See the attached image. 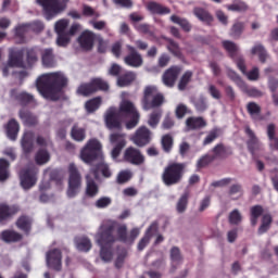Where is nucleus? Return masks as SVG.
I'll return each instance as SVG.
<instances>
[{
    "label": "nucleus",
    "mask_w": 278,
    "mask_h": 278,
    "mask_svg": "<svg viewBox=\"0 0 278 278\" xmlns=\"http://www.w3.org/2000/svg\"><path fill=\"white\" fill-rule=\"evenodd\" d=\"M66 86H68V78L62 72L45 74L36 83L38 92L49 101H60Z\"/></svg>",
    "instance_id": "obj_1"
},
{
    "label": "nucleus",
    "mask_w": 278,
    "mask_h": 278,
    "mask_svg": "<svg viewBox=\"0 0 278 278\" xmlns=\"http://www.w3.org/2000/svg\"><path fill=\"white\" fill-rule=\"evenodd\" d=\"M97 242L100 250V257L103 262H112L114 253L112 252V244L116 242L114 236V225H103L97 235Z\"/></svg>",
    "instance_id": "obj_2"
},
{
    "label": "nucleus",
    "mask_w": 278,
    "mask_h": 278,
    "mask_svg": "<svg viewBox=\"0 0 278 278\" xmlns=\"http://www.w3.org/2000/svg\"><path fill=\"white\" fill-rule=\"evenodd\" d=\"M166 98L164 93L160 92L157 86L148 85L143 88V93L140 100L141 108L144 112L149 110H157L164 105Z\"/></svg>",
    "instance_id": "obj_3"
},
{
    "label": "nucleus",
    "mask_w": 278,
    "mask_h": 278,
    "mask_svg": "<svg viewBox=\"0 0 278 278\" xmlns=\"http://www.w3.org/2000/svg\"><path fill=\"white\" fill-rule=\"evenodd\" d=\"M186 163H169L163 170L161 179L164 186H177L181 184L186 173Z\"/></svg>",
    "instance_id": "obj_4"
},
{
    "label": "nucleus",
    "mask_w": 278,
    "mask_h": 278,
    "mask_svg": "<svg viewBox=\"0 0 278 278\" xmlns=\"http://www.w3.org/2000/svg\"><path fill=\"white\" fill-rule=\"evenodd\" d=\"M38 5H41L43 10L45 17L47 21L55 18L58 14H62L66 10V4L68 0H37Z\"/></svg>",
    "instance_id": "obj_5"
},
{
    "label": "nucleus",
    "mask_w": 278,
    "mask_h": 278,
    "mask_svg": "<svg viewBox=\"0 0 278 278\" xmlns=\"http://www.w3.org/2000/svg\"><path fill=\"white\" fill-rule=\"evenodd\" d=\"M101 141L98 139H89L86 146L80 151V160L85 162V164H92L96 160H99L101 155Z\"/></svg>",
    "instance_id": "obj_6"
},
{
    "label": "nucleus",
    "mask_w": 278,
    "mask_h": 278,
    "mask_svg": "<svg viewBox=\"0 0 278 278\" xmlns=\"http://www.w3.org/2000/svg\"><path fill=\"white\" fill-rule=\"evenodd\" d=\"M68 188H67V197L70 199H74L79 194V189L81 188V173L77 168L75 163H71L68 165Z\"/></svg>",
    "instance_id": "obj_7"
},
{
    "label": "nucleus",
    "mask_w": 278,
    "mask_h": 278,
    "mask_svg": "<svg viewBox=\"0 0 278 278\" xmlns=\"http://www.w3.org/2000/svg\"><path fill=\"white\" fill-rule=\"evenodd\" d=\"M108 92L110 90V84L102 78H93L90 83L83 84L78 87L77 92L83 97H90L94 92Z\"/></svg>",
    "instance_id": "obj_8"
},
{
    "label": "nucleus",
    "mask_w": 278,
    "mask_h": 278,
    "mask_svg": "<svg viewBox=\"0 0 278 278\" xmlns=\"http://www.w3.org/2000/svg\"><path fill=\"white\" fill-rule=\"evenodd\" d=\"M24 58L25 48H9L8 66L11 68H27Z\"/></svg>",
    "instance_id": "obj_9"
},
{
    "label": "nucleus",
    "mask_w": 278,
    "mask_h": 278,
    "mask_svg": "<svg viewBox=\"0 0 278 278\" xmlns=\"http://www.w3.org/2000/svg\"><path fill=\"white\" fill-rule=\"evenodd\" d=\"M131 142L142 149L147 144H151L153 140V132L147 126H140L130 138Z\"/></svg>",
    "instance_id": "obj_10"
},
{
    "label": "nucleus",
    "mask_w": 278,
    "mask_h": 278,
    "mask_svg": "<svg viewBox=\"0 0 278 278\" xmlns=\"http://www.w3.org/2000/svg\"><path fill=\"white\" fill-rule=\"evenodd\" d=\"M10 97L11 99H14V101H17L22 108H36V105H38L34 94L28 93L27 91L18 92V89H11Z\"/></svg>",
    "instance_id": "obj_11"
},
{
    "label": "nucleus",
    "mask_w": 278,
    "mask_h": 278,
    "mask_svg": "<svg viewBox=\"0 0 278 278\" xmlns=\"http://www.w3.org/2000/svg\"><path fill=\"white\" fill-rule=\"evenodd\" d=\"M117 238L115 237V242H123L124 244H134L136 238L140 236V228H132L129 233H127V225L123 224L117 227L116 230Z\"/></svg>",
    "instance_id": "obj_12"
},
{
    "label": "nucleus",
    "mask_w": 278,
    "mask_h": 278,
    "mask_svg": "<svg viewBox=\"0 0 278 278\" xmlns=\"http://www.w3.org/2000/svg\"><path fill=\"white\" fill-rule=\"evenodd\" d=\"M123 160L124 162H126L127 164H131L132 166H142L146 161L142 151L131 146L124 151Z\"/></svg>",
    "instance_id": "obj_13"
},
{
    "label": "nucleus",
    "mask_w": 278,
    "mask_h": 278,
    "mask_svg": "<svg viewBox=\"0 0 278 278\" xmlns=\"http://www.w3.org/2000/svg\"><path fill=\"white\" fill-rule=\"evenodd\" d=\"M126 49L128 51L127 55L124 56V63L126 66H130L131 68H140L142 64H144V59H142V54L138 52V49L131 45H126Z\"/></svg>",
    "instance_id": "obj_14"
},
{
    "label": "nucleus",
    "mask_w": 278,
    "mask_h": 278,
    "mask_svg": "<svg viewBox=\"0 0 278 278\" xmlns=\"http://www.w3.org/2000/svg\"><path fill=\"white\" fill-rule=\"evenodd\" d=\"M38 168L36 166L27 167L26 169L22 170L20 174L21 186L24 190H29V188H34L36 186V181L38 178Z\"/></svg>",
    "instance_id": "obj_15"
},
{
    "label": "nucleus",
    "mask_w": 278,
    "mask_h": 278,
    "mask_svg": "<svg viewBox=\"0 0 278 278\" xmlns=\"http://www.w3.org/2000/svg\"><path fill=\"white\" fill-rule=\"evenodd\" d=\"M46 263L48 268L60 273L62 270V250L54 248L46 253Z\"/></svg>",
    "instance_id": "obj_16"
},
{
    "label": "nucleus",
    "mask_w": 278,
    "mask_h": 278,
    "mask_svg": "<svg viewBox=\"0 0 278 278\" xmlns=\"http://www.w3.org/2000/svg\"><path fill=\"white\" fill-rule=\"evenodd\" d=\"M104 121L108 129H123V117L116 108H110L106 111Z\"/></svg>",
    "instance_id": "obj_17"
},
{
    "label": "nucleus",
    "mask_w": 278,
    "mask_h": 278,
    "mask_svg": "<svg viewBox=\"0 0 278 278\" xmlns=\"http://www.w3.org/2000/svg\"><path fill=\"white\" fill-rule=\"evenodd\" d=\"M110 141L116 146L113 148L111 154L114 160L121 155V152L123 151V148L125 144H127V141L125 140V135L119 132H114L110 136Z\"/></svg>",
    "instance_id": "obj_18"
},
{
    "label": "nucleus",
    "mask_w": 278,
    "mask_h": 278,
    "mask_svg": "<svg viewBox=\"0 0 278 278\" xmlns=\"http://www.w3.org/2000/svg\"><path fill=\"white\" fill-rule=\"evenodd\" d=\"M94 33L90 30L83 31L78 37V43L83 51H92L94 47Z\"/></svg>",
    "instance_id": "obj_19"
},
{
    "label": "nucleus",
    "mask_w": 278,
    "mask_h": 278,
    "mask_svg": "<svg viewBox=\"0 0 278 278\" xmlns=\"http://www.w3.org/2000/svg\"><path fill=\"white\" fill-rule=\"evenodd\" d=\"M236 64L243 75H247L250 81H257L260 79V68L253 67L252 71L247 72V63L243 56H238Z\"/></svg>",
    "instance_id": "obj_20"
},
{
    "label": "nucleus",
    "mask_w": 278,
    "mask_h": 278,
    "mask_svg": "<svg viewBox=\"0 0 278 278\" xmlns=\"http://www.w3.org/2000/svg\"><path fill=\"white\" fill-rule=\"evenodd\" d=\"M181 73V67L174 65L170 66L168 70L165 71L163 74V83L168 88H173L175 86V81H177V77Z\"/></svg>",
    "instance_id": "obj_21"
},
{
    "label": "nucleus",
    "mask_w": 278,
    "mask_h": 278,
    "mask_svg": "<svg viewBox=\"0 0 278 278\" xmlns=\"http://www.w3.org/2000/svg\"><path fill=\"white\" fill-rule=\"evenodd\" d=\"M155 233H157V223H152L146 230L143 237L138 242V251H144V249L149 247V242H151V238H153Z\"/></svg>",
    "instance_id": "obj_22"
},
{
    "label": "nucleus",
    "mask_w": 278,
    "mask_h": 278,
    "mask_svg": "<svg viewBox=\"0 0 278 278\" xmlns=\"http://www.w3.org/2000/svg\"><path fill=\"white\" fill-rule=\"evenodd\" d=\"M245 134L249 137L247 141L248 150L250 151L251 155H255V151H262V142L255 136V132L249 127L245 128Z\"/></svg>",
    "instance_id": "obj_23"
},
{
    "label": "nucleus",
    "mask_w": 278,
    "mask_h": 278,
    "mask_svg": "<svg viewBox=\"0 0 278 278\" xmlns=\"http://www.w3.org/2000/svg\"><path fill=\"white\" fill-rule=\"evenodd\" d=\"M146 10H148L150 14H156L157 16H166V14H170V8L156 1H149L146 4Z\"/></svg>",
    "instance_id": "obj_24"
},
{
    "label": "nucleus",
    "mask_w": 278,
    "mask_h": 278,
    "mask_svg": "<svg viewBox=\"0 0 278 278\" xmlns=\"http://www.w3.org/2000/svg\"><path fill=\"white\" fill-rule=\"evenodd\" d=\"M0 238L7 244H16V242H23V233L12 229L3 230L0 233Z\"/></svg>",
    "instance_id": "obj_25"
},
{
    "label": "nucleus",
    "mask_w": 278,
    "mask_h": 278,
    "mask_svg": "<svg viewBox=\"0 0 278 278\" xmlns=\"http://www.w3.org/2000/svg\"><path fill=\"white\" fill-rule=\"evenodd\" d=\"M18 116L26 127H36L38 125V116H36L31 111L22 109L18 111Z\"/></svg>",
    "instance_id": "obj_26"
},
{
    "label": "nucleus",
    "mask_w": 278,
    "mask_h": 278,
    "mask_svg": "<svg viewBox=\"0 0 278 278\" xmlns=\"http://www.w3.org/2000/svg\"><path fill=\"white\" fill-rule=\"evenodd\" d=\"M212 151V157H215V160H227L229 155H233V150L229 147H225L223 143L216 144Z\"/></svg>",
    "instance_id": "obj_27"
},
{
    "label": "nucleus",
    "mask_w": 278,
    "mask_h": 278,
    "mask_svg": "<svg viewBox=\"0 0 278 278\" xmlns=\"http://www.w3.org/2000/svg\"><path fill=\"white\" fill-rule=\"evenodd\" d=\"M186 127L190 131H195L197 129H203L204 127H207V122L201 116H191L186 119Z\"/></svg>",
    "instance_id": "obj_28"
},
{
    "label": "nucleus",
    "mask_w": 278,
    "mask_h": 278,
    "mask_svg": "<svg viewBox=\"0 0 278 278\" xmlns=\"http://www.w3.org/2000/svg\"><path fill=\"white\" fill-rule=\"evenodd\" d=\"M41 62L46 68H55V54L53 49L47 48L41 51Z\"/></svg>",
    "instance_id": "obj_29"
},
{
    "label": "nucleus",
    "mask_w": 278,
    "mask_h": 278,
    "mask_svg": "<svg viewBox=\"0 0 278 278\" xmlns=\"http://www.w3.org/2000/svg\"><path fill=\"white\" fill-rule=\"evenodd\" d=\"M33 220L27 215H22L17 218L15 225L20 231H23L25 236H29L31 233V225Z\"/></svg>",
    "instance_id": "obj_30"
},
{
    "label": "nucleus",
    "mask_w": 278,
    "mask_h": 278,
    "mask_svg": "<svg viewBox=\"0 0 278 278\" xmlns=\"http://www.w3.org/2000/svg\"><path fill=\"white\" fill-rule=\"evenodd\" d=\"M193 14L197 16L204 25L212 26L214 23V15L210 11L203 8H194Z\"/></svg>",
    "instance_id": "obj_31"
},
{
    "label": "nucleus",
    "mask_w": 278,
    "mask_h": 278,
    "mask_svg": "<svg viewBox=\"0 0 278 278\" xmlns=\"http://www.w3.org/2000/svg\"><path fill=\"white\" fill-rule=\"evenodd\" d=\"M90 173L93 174L94 179H99V173H101L102 177L105 179H110L112 177V170L110 169V165L105 163H99L97 166L90 169Z\"/></svg>",
    "instance_id": "obj_32"
},
{
    "label": "nucleus",
    "mask_w": 278,
    "mask_h": 278,
    "mask_svg": "<svg viewBox=\"0 0 278 278\" xmlns=\"http://www.w3.org/2000/svg\"><path fill=\"white\" fill-rule=\"evenodd\" d=\"M85 194L88 199H94V197L99 194V185L92 179V177H90V175L86 176Z\"/></svg>",
    "instance_id": "obj_33"
},
{
    "label": "nucleus",
    "mask_w": 278,
    "mask_h": 278,
    "mask_svg": "<svg viewBox=\"0 0 278 278\" xmlns=\"http://www.w3.org/2000/svg\"><path fill=\"white\" fill-rule=\"evenodd\" d=\"M34 131H26L22 138V149L25 155H29L34 151Z\"/></svg>",
    "instance_id": "obj_34"
},
{
    "label": "nucleus",
    "mask_w": 278,
    "mask_h": 278,
    "mask_svg": "<svg viewBox=\"0 0 278 278\" xmlns=\"http://www.w3.org/2000/svg\"><path fill=\"white\" fill-rule=\"evenodd\" d=\"M18 213V207L10 206L8 204H0V223H5L10 220L12 216Z\"/></svg>",
    "instance_id": "obj_35"
},
{
    "label": "nucleus",
    "mask_w": 278,
    "mask_h": 278,
    "mask_svg": "<svg viewBox=\"0 0 278 278\" xmlns=\"http://www.w3.org/2000/svg\"><path fill=\"white\" fill-rule=\"evenodd\" d=\"M267 138L269 140V149L271 151H278V136L275 124H269L267 126Z\"/></svg>",
    "instance_id": "obj_36"
},
{
    "label": "nucleus",
    "mask_w": 278,
    "mask_h": 278,
    "mask_svg": "<svg viewBox=\"0 0 278 278\" xmlns=\"http://www.w3.org/2000/svg\"><path fill=\"white\" fill-rule=\"evenodd\" d=\"M21 129V126L18 125V122L16 119L12 118L8 122L5 126L7 136L10 140H16L18 137V131Z\"/></svg>",
    "instance_id": "obj_37"
},
{
    "label": "nucleus",
    "mask_w": 278,
    "mask_h": 278,
    "mask_svg": "<svg viewBox=\"0 0 278 278\" xmlns=\"http://www.w3.org/2000/svg\"><path fill=\"white\" fill-rule=\"evenodd\" d=\"M26 54V68H33L38 62V48H24Z\"/></svg>",
    "instance_id": "obj_38"
},
{
    "label": "nucleus",
    "mask_w": 278,
    "mask_h": 278,
    "mask_svg": "<svg viewBox=\"0 0 278 278\" xmlns=\"http://www.w3.org/2000/svg\"><path fill=\"white\" fill-rule=\"evenodd\" d=\"M27 31H29V26L27 24H22L15 27L14 38L16 45H25V42H27V39L25 38Z\"/></svg>",
    "instance_id": "obj_39"
},
{
    "label": "nucleus",
    "mask_w": 278,
    "mask_h": 278,
    "mask_svg": "<svg viewBox=\"0 0 278 278\" xmlns=\"http://www.w3.org/2000/svg\"><path fill=\"white\" fill-rule=\"evenodd\" d=\"M134 81H136V73L134 72H126L117 77V86H119V88L131 86Z\"/></svg>",
    "instance_id": "obj_40"
},
{
    "label": "nucleus",
    "mask_w": 278,
    "mask_h": 278,
    "mask_svg": "<svg viewBox=\"0 0 278 278\" xmlns=\"http://www.w3.org/2000/svg\"><path fill=\"white\" fill-rule=\"evenodd\" d=\"M273 225V215L269 213L264 214L261 218V226L257 229L258 236H264L270 230V226Z\"/></svg>",
    "instance_id": "obj_41"
},
{
    "label": "nucleus",
    "mask_w": 278,
    "mask_h": 278,
    "mask_svg": "<svg viewBox=\"0 0 278 278\" xmlns=\"http://www.w3.org/2000/svg\"><path fill=\"white\" fill-rule=\"evenodd\" d=\"M119 114H124L125 116H134L138 114V110H136V105L132 104L131 101L124 100L119 104Z\"/></svg>",
    "instance_id": "obj_42"
},
{
    "label": "nucleus",
    "mask_w": 278,
    "mask_h": 278,
    "mask_svg": "<svg viewBox=\"0 0 278 278\" xmlns=\"http://www.w3.org/2000/svg\"><path fill=\"white\" fill-rule=\"evenodd\" d=\"M190 201V191H185L176 203V212L184 214L188 210V203Z\"/></svg>",
    "instance_id": "obj_43"
},
{
    "label": "nucleus",
    "mask_w": 278,
    "mask_h": 278,
    "mask_svg": "<svg viewBox=\"0 0 278 278\" xmlns=\"http://www.w3.org/2000/svg\"><path fill=\"white\" fill-rule=\"evenodd\" d=\"M244 22H235L229 30L230 38H233L235 40L240 39L242 37V34H244Z\"/></svg>",
    "instance_id": "obj_44"
},
{
    "label": "nucleus",
    "mask_w": 278,
    "mask_h": 278,
    "mask_svg": "<svg viewBox=\"0 0 278 278\" xmlns=\"http://www.w3.org/2000/svg\"><path fill=\"white\" fill-rule=\"evenodd\" d=\"M222 47L225 49V51H227L229 58L237 62L238 58H236V55L238 54V45L231 40H224L222 42Z\"/></svg>",
    "instance_id": "obj_45"
},
{
    "label": "nucleus",
    "mask_w": 278,
    "mask_h": 278,
    "mask_svg": "<svg viewBox=\"0 0 278 278\" xmlns=\"http://www.w3.org/2000/svg\"><path fill=\"white\" fill-rule=\"evenodd\" d=\"M71 137L76 142H84L86 140V128H81L75 124L71 130Z\"/></svg>",
    "instance_id": "obj_46"
},
{
    "label": "nucleus",
    "mask_w": 278,
    "mask_h": 278,
    "mask_svg": "<svg viewBox=\"0 0 278 278\" xmlns=\"http://www.w3.org/2000/svg\"><path fill=\"white\" fill-rule=\"evenodd\" d=\"M50 160L51 154L45 148H40L35 155V162L39 166H42V164H47V162H49Z\"/></svg>",
    "instance_id": "obj_47"
},
{
    "label": "nucleus",
    "mask_w": 278,
    "mask_h": 278,
    "mask_svg": "<svg viewBox=\"0 0 278 278\" xmlns=\"http://www.w3.org/2000/svg\"><path fill=\"white\" fill-rule=\"evenodd\" d=\"M75 244L78 251H83L85 253H88V251L92 249V243L90 242V239L86 237L75 238Z\"/></svg>",
    "instance_id": "obj_48"
},
{
    "label": "nucleus",
    "mask_w": 278,
    "mask_h": 278,
    "mask_svg": "<svg viewBox=\"0 0 278 278\" xmlns=\"http://www.w3.org/2000/svg\"><path fill=\"white\" fill-rule=\"evenodd\" d=\"M252 55H258V60L262 64L266 63V59L268 58V53L266 52V48L262 46V43H257L251 50Z\"/></svg>",
    "instance_id": "obj_49"
},
{
    "label": "nucleus",
    "mask_w": 278,
    "mask_h": 278,
    "mask_svg": "<svg viewBox=\"0 0 278 278\" xmlns=\"http://www.w3.org/2000/svg\"><path fill=\"white\" fill-rule=\"evenodd\" d=\"M10 179V162L5 159H0V181Z\"/></svg>",
    "instance_id": "obj_50"
},
{
    "label": "nucleus",
    "mask_w": 278,
    "mask_h": 278,
    "mask_svg": "<svg viewBox=\"0 0 278 278\" xmlns=\"http://www.w3.org/2000/svg\"><path fill=\"white\" fill-rule=\"evenodd\" d=\"M165 40L167 42V50L169 51V53H172L174 58H181L182 53L181 48H179V43L170 38H165Z\"/></svg>",
    "instance_id": "obj_51"
},
{
    "label": "nucleus",
    "mask_w": 278,
    "mask_h": 278,
    "mask_svg": "<svg viewBox=\"0 0 278 278\" xmlns=\"http://www.w3.org/2000/svg\"><path fill=\"white\" fill-rule=\"evenodd\" d=\"M161 118H162V110L154 109L148 119L149 127H151L152 129H155V127L160 125Z\"/></svg>",
    "instance_id": "obj_52"
},
{
    "label": "nucleus",
    "mask_w": 278,
    "mask_h": 278,
    "mask_svg": "<svg viewBox=\"0 0 278 278\" xmlns=\"http://www.w3.org/2000/svg\"><path fill=\"white\" fill-rule=\"evenodd\" d=\"M101 97L92 98L85 103V109L89 114H92L93 112H97L99 108H101Z\"/></svg>",
    "instance_id": "obj_53"
},
{
    "label": "nucleus",
    "mask_w": 278,
    "mask_h": 278,
    "mask_svg": "<svg viewBox=\"0 0 278 278\" xmlns=\"http://www.w3.org/2000/svg\"><path fill=\"white\" fill-rule=\"evenodd\" d=\"M170 22L175 23L176 25H179L181 29H184L186 33L191 31L192 29V25H190V22H188V20L181 18L177 15H172Z\"/></svg>",
    "instance_id": "obj_54"
},
{
    "label": "nucleus",
    "mask_w": 278,
    "mask_h": 278,
    "mask_svg": "<svg viewBox=\"0 0 278 278\" xmlns=\"http://www.w3.org/2000/svg\"><path fill=\"white\" fill-rule=\"evenodd\" d=\"M226 8L229 12H247L249 10L247 2L240 0L235 1L232 4H227Z\"/></svg>",
    "instance_id": "obj_55"
},
{
    "label": "nucleus",
    "mask_w": 278,
    "mask_h": 278,
    "mask_svg": "<svg viewBox=\"0 0 278 278\" xmlns=\"http://www.w3.org/2000/svg\"><path fill=\"white\" fill-rule=\"evenodd\" d=\"M193 75L194 74L192 73V71H186L184 75L180 77V80L178 83V89L186 90V88L188 87V84L192 81Z\"/></svg>",
    "instance_id": "obj_56"
},
{
    "label": "nucleus",
    "mask_w": 278,
    "mask_h": 278,
    "mask_svg": "<svg viewBox=\"0 0 278 278\" xmlns=\"http://www.w3.org/2000/svg\"><path fill=\"white\" fill-rule=\"evenodd\" d=\"M248 114H250L251 118L255 119L256 116L262 114V106L255 102H249L247 104Z\"/></svg>",
    "instance_id": "obj_57"
},
{
    "label": "nucleus",
    "mask_w": 278,
    "mask_h": 278,
    "mask_svg": "<svg viewBox=\"0 0 278 278\" xmlns=\"http://www.w3.org/2000/svg\"><path fill=\"white\" fill-rule=\"evenodd\" d=\"M173 136L164 135L161 140L162 149L165 153H170L173 151Z\"/></svg>",
    "instance_id": "obj_58"
},
{
    "label": "nucleus",
    "mask_w": 278,
    "mask_h": 278,
    "mask_svg": "<svg viewBox=\"0 0 278 278\" xmlns=\"http://www.w3.org/2000/svg\"><path fill=\"white\" fill-rule=\"evenodd\" d=\"M228 223L230 225H240L242 223V214L238 208L229 213Z\"/></svg>",
    "instance_id": "obj_59"
},
{
    "label": "nucleus",
    "mask_w": 278,
    "mask_h": 278,
    "mask_svg": "<svg viewBox=\"0 0 278 278\" xmlns=\"http://www.w3.org/2000/svg\"><path fill=\"white\" fill-rule=\"evenodd\" d=\"M125 260H127V249L122 248L117 252V257L115 260V268H123Z\"/></svg>",
    "instance_id": "obj_60"
},
{
    "label": "nucleus",
    "mask_w": 278,
    "mask_h": 278,
    "mask_svg": "<svg viewBox=\"0 0 278 278\" xmlns=\"http://www.w3.org/2000/svg\"><path fill=\"white\" fill-rule=\"evenodd\" d=\"M71 22L67 18L59 20L54 25L55 34H66V28Z\"/></svg>",
    "instance_id": "obj_61"
},
{
    "label": "nucleus",
    "mask_w": 278,
    "mask_h": 278,
    "mask_svg": "<svg viewBox=\"0 0 278 278\" xmlns=\"http://www.w3.org/2000/svg\"><path fill=\"white\" fill-rule=\"evenodd\" d=\"M112 205V198L110 197H101L94 202V207L98 210H105V207H110Z\"/></svg>",
    "instance_id": "obj_62"
},
{
    "label": "nucleus",
    "mask_w": 278,
    "mask_h": 278,
    "mask_svg": "<svg viewBox=\"0 0 278 278\" xmlns=\"http://www.w3.org/2000/svg\"><path fill=\"white\" fill-rule=\"evenodd\" d=\"M215 156H212V154H205L201 159H199L197 166L198 168H205V166H210L212 162H214Z\"/></svg>",
    "instance_id": "obj_63"
},
{
    "label": "nucleus",
    "mask_w": 278,
    "mask_h": 278,
    "mask_svg": "<svg viewBox=\"0 0 278 278\" xmlns=\"http://www.w3.org/2000/svg\"><path fill=\"white\" fill-rule=\"evenodd\" d=\"M175 114L176 118L181 119L186 114H192V111H190L186 104L180 103L176 106Z\"/></svg>",
    "instance_id": "obj_64"
}]
</instances>
